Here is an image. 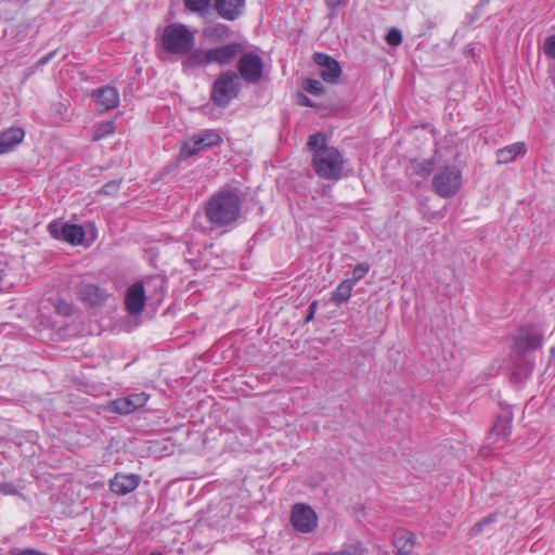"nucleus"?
<instances>
[{
    "label": "nucleus",
    "instance_id": "1a4fd4ad",
    "mask_svg": "<svg viewBox=\"0 0 555 555\" xmlns=\"http://www.w3.org/2000/svg\"><path fill=\"white\" fill-rule=\"evenodd\" d=\"M291 522L297 531L309 533L317 528L318 517L310 505L297 503L292 508Z\"/></svg>",
    "mask_w": 555,
    "mask_h": 555
},
{
    "label": "nucleus",
    "instance_id": "393cba45",
    "mask_svg": "<svg viewBox=\"0 0 555 555\" xmlns=\"http://www.w3.org/2000/svg\"><path fill=\"white\" fill-rule=\"evenodd\" d=\"M512 414L500 415L492 426V434L506 439L512 433Z\"/></svg>",
    "mask_w": 555,
    "mask_h": 555
},
{
    "label": "nucleus",
    "instance_id": "f704fd0d",
    "mask_svg": "<svg viewBox=\"0 0 555 555\" xmlns=\"http://www.w3.org/2000/svg\"><path fill=\"white\" fill-rule=\"evenodd\" d=\"M0 493L5 495H16L18 494V490L12 482H0Z\"/></svg>",
    "mask_w": 555,
    "mask_h": 555
},
{
    "label": "nucleus",
    "instance_id": "9d476101",
    "mask_svg": "<svg viewBox=\"0 0 555 555\" xmlns=\"http://www.w3.org/2000/svg\"><path fill=\"white\" fill-rule=\"evenodd\" d=\"M544 336L535 328H521L514 337L513 349L520 354L540 349L543 346Z\"/></svg>",
    "mask_w": 555,
    "mask_h": 555
},
{
    "label": "nucleus",
    "instance_id": "4c0bfd02",
    "mask_svg": "<svg viewBox=\"0 0 555 555\" xmlns=\"http://www.w3.org/2000/svg\"><path fill=\"white\" fill-rule=\"evenodd\" d=\"M56 50H53L51 52H49L48 54H46L44 56L40 57L37 63H36V66L37 67H42L44 65H47L56 54Z\"/></svg>",
    "mask_w": 555,
    "mask_h": 555
},
{
    "label": "nucleus",
    "instance_id": "2f4dec72",
    "mask_svg": "<svg viewBox=\"0 0 555 555\" xmlns=\"http://www.w3.org/2000/svg\"><path fill=\"white\" fill-rule=\"evenodd\" d=\"M386 41L391 47L400 46L402 42L401 31L397 28H391L386 36Z\"/></svg>",
    "mask_w": 555,
    "mask_h": 555
},
{
    "label": "nucleus",
    "instance_id": "72a5a7b5",
    "mask_svg": "<svg viewBox=\"0 0 555 555\" xmlns=\"http://www.w3.org/2000/svg\"><path fill=\"white\" fill-rule=\"evenodd\" d=\"M543 51L548 57L555 59V35L548 36L545 39Z\"/></svg>",
    "mask_w": 555,
    "mask_h": 555
},
{
    "label": "nucleus",
    "instance_id": "412c9836",
    "mask_svg": "<svg viewBox=\"0 0 555 555\" xmlns=\"http://www.w3.org/2000/svg\"><path fill=\"white\" fill-rule=\"evenodd\" d=\"M392 543L400 555H408L414 547L415 535L409 530L400 529L395 532Z\"/></svg>",
    "mask_w": 555,
    "mask_h": 555
},
{
    "label": "nucleus",
    "instance_id": "2eb2a0df",
    "mask_svg": "<svg viewBox=\"0 0 555 555\" xmlns=\"http://www.w3.org/2000/svg\"><path fill=\"white\" fill-rule=\"evenodd\" d=\"M146 295L144 284L141 282L133 283L127 289L125 297L126 310L131 315H137L142 312L145 306Z\"/></svg>",
    "mask_w": 555,
    "mask_h": 555
},
{
    "label": "nucleus",
    "instance_id": "0eeeda50",
    "mask_svg": "<svg viewBox=\"0 0 555 555\" xmlns=\"http://www.w3.org/2000/svg\"><path fill=\"white\" fill-rule=\"evenodd\" d=\"M263 68V60L255 51H244L236 63L238 78L249 85H256L261 80Z\"/></svg>",
    "mask_w": 555,
    "mask_h": 555
},
{
    "label": "nucleus",
    "instance_id": "7ed1b4c3",
    "mask_svg": "<svg viewBox=\"0 0 555 555\" xmlns=\"http://www.w3.org/2000/svg\"><path fill=\"white\" fill-rule=\"evenodd\" d=\"M160 41L167 52L186 55L195 47V35L186 25L172 23L164 28Z\"/></svg>",
    "mask_w": 555,
    "mask_h": 555
},
{
    "label": "nucleus",
    "instance_id": "e433bc0d",
    "mask_svg": "<svg viewBox=\"0 0 555 555\" xmlns=\"http://www.w3.org/2000/svg\"><path fill=\"white\" fill-rule=\"evenodd\" d=\"M57 313L62 315H69L72 313V306L66 301H59L55 306Z\"/></svg>",
    "mask_w": 555,
    "mask_h": 555
},
{
    "label": "nucleus",
    "instance_id": "c03bdc74",
    "mask_svg": "<svg viewBox=\"0 0 555 555\" xmlns=\"http://www.w3.org/2000/svg\"><path fill=\"white\" fill-rule=\"evenodd\" d=\"M150 555H162V553H159V552H153V553H151Z\"/></svg>",
    "mask_w": 555,
    "mask_h": 555
},
{
    "label": "nucleus",
    "instance_id": "ddd939ff",
    "mask_svg": "<svg viewBox=\"0 0 555 555\" xmlns=\"http://www.w3.org/2000/svg\"><path fill=\"white\" fill-rule=\"evenodd\" d=\"M77 294L79 299L91 308L104 306L109 297L106 289L88 282H81L77 286Z\"/></svg>",
    "mask_w": 555,
    "mask_h": 555
},
{
    "label": "nucleus",
    "instance_id": "b1692460",
    "mask_svg": "<svg viewBox=\"0 0 555 555\" xmlns=\"http://www.w3.org/2000/svg\"><path fill=\"white\" fill-rule=\"evenodd\" d=\"M524 143H515L504 146L496 152V158L499 164H508L513 162L522 151Z\"/></svg>",
    "mask_w": 555,
    "mask_h": 555
},
{
    "label": "nucleus",
    "instance_id": "f03ea898",
    "mask_svg": "<svg viewBox=\"0 0 555 555\" xmlns=\"http://www.w3.org/2000/svg\"><path fill=\"white\" fill-rule=\"evenodd\" d=\"M307 149L312 153V167L315 175L325 180H338L344 171V157L335 146L326 144V138L322 132H317L308 138Z\"/></svg>",
    "mask_w": 555,
    "mask_h": 555
},
{
    "label": "nucleus",
    "instance_id": "58836bf2",
    "mask_svg": "<svg viewBox=\"0 0 555 555\" xmlns=\"http://www.w3.org/2000/svg\"><path fill=\"white\" fill-rule=\"evenodd\" d=\"M317 308H318V301L314 300L313 302L310 304V306L308 308L307 315L305 318V322L306 323H308V322L313 320L315 311H317Z\"/></svg>",
    "mask_w": 555,
    "mask_h": 555
},
{
    "label": "nucleus",
    "instance_id": "a18cd8bd",
    "mask_svg": "<svg viewBox=\"0 0 555 555\" xmlns=\"http://www.w3.org/2000/svg\"><path fill=\"white\" fill-rule=\"evenodd\" d=\"M160 287H163L164 281L159 280Z\"/></svg>",
    "mask_w": 555,
    "mask_h": 555
},
{
    "label": "nucleus",
    "instance_id": "f8f14e48",
    "mask_svg": "<svg viewBox=\"0 0 555 555\" xmlns=\"http://www.w3.org/2000/svg\"><path fill=\"white\" fill-rule=\"evenodd\" d=\"M211 64L227 66L231 64L241 53L245 51L243 43L232 41L229 43L209 48Z\"/></svg>",
    "mask_w": 555,
    "mask_h": 555
},
{
    "label": "nucleus",
    "instance_id": "423d86ee",
    "mask_svg": "<svg viewBox=\"0 0 555 555\" xmlns=\"http://www.w3.org/2000/svg\"><path fill=\"white\" fill-rule=\"evenodd\" d=\"M462 186V173L454 166H446L433 178V189L443 198L454 196Z\"/></svg>",
    "mask_w": 555,
    "mask_h": 555
},
{
    "label": "nucleus",
    "instance_id": "dca6fc26",
    "mask_svg": "<svg viewBox=\"0 0 555 555\" xmlns=\"http://www.w3.org/2000/svg\"><path fill=\"white\" fill-rule=\"evenodd\" d=\"M246 0H215L214 10L229 22L236 21L244 12Z\"/></svg>",
    "mask_w": 555,
    "mask_h": 555
},
{
    "label": "nucleus",
    "instance_id": "9b49d317",
    "mask_svg": "<svg viewBox=\"0 0 555 555\" xmlns=\"http://www.w3.org/2000/svg\"><path fill=\"white\" fill-rule=\"evenodd\" d=\"M149 400L145 392L131 393L127 397L117 398L106 404V411L120 415H128L135 410L143 408Z\"/></svg>",
    "mask_w": 555,
    "mask_h": 555
},
{
    "label": "nucleus",
    "instance_id": "c85d7f7f",
    "mask_svg": "<svg viewBox=\"0 0 555 555\" xmlns=\"http://www.w3.org/2000/svg\"><path fill=\"white\" fill-rule=\"evenodd\" d=\"M434 160L433 159H426L423 162H417L413 165V168L415 172L422 177H427L434 170Z\"/></svg>",
    "mask_w": 555,
    "mask_h": 555
},
{
    "label": "nucleus",
    "instance_id": "ea45409f",
    "mask_svg": "<svg viewBox=\"0 0 555 555\" xmlns=\"http://www.w3.org/2000/svg\"><path fill=\"white\" fill-rule=\"evenodd\" d=\"M328 9L335 10L345 4L346 0H324Z\"/></svg>",
    "mask_w": 555,
    "mask_h": 555
},
{
    "label": "nucleus",
    "instance_id": "c756f323",
    "mask_svg": "<svg viewBox=\"0 0 555 555\" xmlns=\"http://www.w3.org/2000/svg\"><path fill=\"white\" fill-rule=\"evenodd\" d=\"M496 520L495 514H490L481 520L477 521L470 529V534L477 535L481 533L486 526L493 524Z\"/></svg>",
    "mask_w": 555,
    "mask_h": 555
},
{
    "label": "nucleus",
    "instance_id": "bb28decb",
    "mask_svg": "<svg viewBox=\"0 0 555 555\" xmlns=\"http://www.w3.org/2000/svg\"><path fill=\"white\" fill-rule=\"evenodd\" d=\"M305 91L313 94V95H322L325 93V88L323 83L319 80L312 78H306L301 83Z\"/></svg>",
    "mask_w": 555,
    "mask_h": 555
},
{
    "label": "nucleus",
    "instance_id": "c9c22d12",
    "mask_svg": "<svg viewBox=\"0 0 555 555\" xmlns=\"http://www.w3.org/2000/svg\"><path fill=\"white\" fill-rule=\"evenodd\" d=\"M297 104L306 107H314L315 104L302 92H298L297 94Z\"/></svg>",
    "mask_w": 555,
    "mask_h": 555
},
{
    "label": "nucleus",
    "instance_id": "cd10ccee",
    "mask_svg": "<svg viewBox=\"0 0 555 555\" xmlns=\"http://www.w3.org/2000/svg\"><path fill=\"white\" fill-rule=\"evenodd\" d=\"M115 132V124L112 120H106L98 125L94 131V140H101Z\"/></svg>",
    "mask_w": 555,
    "mask_h": 555
},
{
    "label": "nucleus",
    "instance_id": "a19ab883",
    "mask_svg": "<svg viewBox=\"0 0 555 555\" xmlns=\"http://www.w3.org/2000/svg\"><path fill=\"white\" fill-rule=\"evenodd\" d=\"M321 555H351V553L348 550H340L332 553H323Z\"/></svg>",
    "mask_w": 555,
    "mask_h": 555
},
{
    "label": "nucleus",
    "instance_id": "39448f33",
    "mask_svg": "<svg viewBox=\"0 0 555 555\" xmlns=\"http://www.w3.org/2000/svg\"><path fill=\"white\" fill-rule=\"evenodd\" d=\"M221 143L222 138L217 130H204L203 132L192 135L181 144L177 160H185L201 151L219 146Z\"/></svg>",
    "mask_w": 555,
    "mask_h": 555
},
{
    "label": "nucleus",
    "instance_id": "7c9ffc66",
    "mask_svg": "<svg viewBox=\"0 0 555 555\" xmlns=\"http://www.w3.org/2000/svg\"><path fill=\"white\" fill-rule=\"evenodd\" d=\"M121 180H112L105 183L99 191L100 194L115 195L120 188Z\"/></svg>",
    "mask_w": 555,
    "mask_h": 555
},
{
    "label": "nucleus",
    "instance_id": "79ce46f5",
    "mask_svg": "<svg viewBox=\"0 0 555 555\" xmlns=\"http://www.w3.org/2000/svg\"><path fill=\"white\" fill-rule=\"evenodd\" d=\"M4 275H5V270L2 267V264L0 263V283L2 282Z\"/></svg>",
    "mask_w": 555,
    "mask_h": 555
},
{
    "label": "nucleus",
    "instance_id": "aec40b11",
    "mask_svg": "<svg viewBox=\"0 0 555 555\" xmlns=\"http://www.w3.org/2000/svg\"><path fill=\"white\" fill-rule=\"evenodd\" d=\"M25 137V131L20 127H10L0 132V155L12 151Z\"/></svg>",
    "mask_w": 555,
    "mask_h": 555
},
{
    "label": "nucleus",
    "instance_id": "6ab92c4d",
    "mask_svg": "<svg viewBox=\"0 0 555 555\" xmlns=\"http://www.w3.org/2000/svg\"><path fill=\"white\" fill-rule=\"evenodd\" d=\"M186 59L182 62V70L191 74L194 69L211 65L209 49H196L186 54Z\"/></svg>",
    "mask_w": 555,
    "mask_h": 555
},
{
    "label": "nucleus",
    "instance_id": "4468645a",
    "mask_svg": "<svg viewBox=\"0 0 555 555\" xmlns=\"http://www.w3.org/2000/svg\"><path fill=\"white\" fill-rule=\"evenodd\" d=\"M313 61L321 67L319 75L325 82H338L341 75V66L336 59L323 52H315Z\"/></svg>",
    "mask_w": 555,
    "mask_h": 555
},
{
    "label": "nucleus",
    "instance_id": "4be33fe9",
    "mask_svg": "<svg viewBox=\"0 0 555 555\" xmlns=\"http://www.w3.org/2000/svg\"><path fill=\"white\" fill-rule=\"evenodd\" d=\"M232 35L231 28L225 24H216L204 29V36L212 42L229 39Z\"/></svg>",
    "mask_w": 555,
    "mask_h": 555
},
{
    "label": "nucleus",
    "instance_id": "a878e982",
    "mask_svg": "<svg viewBox=\"0 0 555 555\" xmlns=\"http://www.w3.org/2000/svg\"><path fill=\"white\" fill-rule=\"evenodd\" d=\"M188 11L197 14H205L210 7L211 0H183Z\"/></svg>",
    "mask_w": 555,
    "mask_h": 555
},
{
    "label": "nucleus",
    "instance_id": "473e14b6",
    "mask_svg": "<svg viewBox=\"0 0 555 555\" xmlns=\"http://www.w3.org/2000/svg\"><path fill=\"white\" fill-rule=\"evenodd\" d=\"M369 270H370V266L366 262L357 264L352 271L351 280L354 283L362 280L367 274Z\"/></svg>",
    "mask_w": 555,
    "mask_h": 555
},
{
    "label": "nucleus",
    "instance_id": "20e7f679",
    "mask_svg": "<svg viewBox=\"0 0 555 555\" xmlns=\"http://www.w3.org/2000/svg\"><path fill=\"white\" fill-rule=\"evenodd\" d=\"M240 91L238 75L233 70H227L221 73L214 81L210 98L216 106L224 108L238 96Z\"/></svg>",
    "mask_w": 555,
    "mask_h": 555
},
{
    "label": "nucleus",
    "instance_id": "37998d69",
    "mask_svg": "<svg viewBox=\"0 0 555 555\" xmlns=\"http://www.w3.org/2000/svg\"><path fill=\"white\" fill-rule=\"evenodd\" d=\"M551 361H555V345L550 350Z\"/></svg>",
    "mask_w": 555,
    "mask_h": 555
},
{
    "label": "nucleus",
    "instance_id": "a211bd4d",
    "mask_svg": "<svg viewBox=\"0 0 555 555\" xmlns=\"http://www.w3.org/2000/svg\"><path fill=\"white\" fill-rule=\"evenodd\" d=\"M92 95L98 100V111L101 113L108 112L118 106L119 92L115 87L104 86L93 90Z\"/></svg>",
    "mask_w": 555,
    "mask_h": 555
},
{
    "label": "nucleus",
    "instance_id": "f3484780",
    "mask_svg": "<svg viewBox=\"0 0 555 555\" xmlns=\"http://www.w3.org/2000/svg\"><path fill=\"white\" fill-rule=\"evenodd\" d=\"M141 481V477L137 474H116L109 481V489L118 496H124L135 490Z\"/></svg>",
    "mask_w": 555,
    "mask_h": 555
},
{
    "label": "nucleus",
    "instance_id": "f257e3e1",
    "mask_svg": "<svg viewBox=\"0 0 555 555\" xmlns=\"http://www.w3.org/2000/svg\"><path fill=\"white\" fill-rule=\"evenodd\" d=\"M241 214L242 199L235 189H220L205 204V217L215 229L234 227Z\"/></svg>",
    "mask_w": 555,
    "mask_h": 555
},
{
    "label": "nucleus",
    "instance_id": "5701e85b",
    "mask_svg": "<svg viewBox=\"0 0 555 555\" xmlns=\"http://www.w3.org/2000/svg\"><path fill=\"white\" fill-rule=\"evenodd\" d=\"M353 286L354 282L350 279L341 281L332 293V301L336 305L346 302L351 296Z\"/></svg>",
    "mask_w": 555,
    "mask_h": 555
},
{
    "label": "nucleus",
    "instance_id": "6e6552de",
    "mask_svg": "<svg viewBox=\"0 0 555 555\" xmlns=\"http://www.w3.org/2000/svg\"><path fill=\"white\" fill-rule=\"evenodd\" d=\"M48 232L53 238L64 241L73 246L82 244L85 240V230L80 224L52 221L48 225Z\"/></svg>",
    "mask_w": 555,
    "mask_h": 555
}]
</instances>
